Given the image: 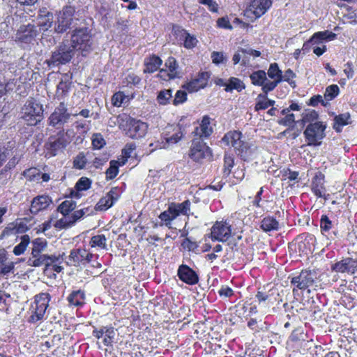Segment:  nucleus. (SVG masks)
<instances>
[{
  "mask_svg": "<svg viewBox=\"0 0 357 357\" xmlns=\"http://www.w3.org/2000/svg\"><path fill=\"white\" fill-rule=\"evenodd\" d=\"M126 162V160H122L121 161L112 160L109 162V167L105 172L106 179L113 180L116 177L119 172V167L123 166Z\"/></svg>",
  "mask_w": 357,
  "mask_h": 357,
  "instance_id": "obj_43",
  "label": "nucleus"
},
{
  "mask_svg": "<svg viewBox=\"0 0 357 357\" xmlns=\"http://www.w3.org/2000/svg\"><path fill=\"white\" fill-rule=\"evenodd\" d=\"M189 157L194 161L202 162L213 158L211 149L202 139L194 137L189 151Z\"/></svg>",
  "mask_w": 357,
  "mask_h": 357,
  "instance_id": "obj_7",
  "label": "nucleus"
},
{
  "mask_svg": "<svg viewBox=\"0 0 357 357\" xmlns=\"http://www.w3.org/2000/svg\"><path fill=\"white\" fill-rule=\"evenodd\" d=\"M84 216V210L75 211L65 219H60L56 222V226L60 225V227H68L73 226L77 221L81 220Z\"/></svg>",
  "mask_w": 357,
  "mask_h": 357,
  "instance_id": "obj_38",
  "label": "nucleus"
},
{
  "mask_svg": "<svg viewBox=\"0 0 357 357\" xmlns=\"http://www.w3.org/2000/svg\"><path fill=\"white\" fill-rule=\"evenodd\" d=\"M142 78L134 73H129L125 78L124 83L127 86L132 87L140 84Z\"/></svg>",
  "mask_w": 357,
  "mask_h": 357,
  "instance_id": "obj_62",
  "label": "nucleus"
},
{
  "mask_svg": "<svg viewBox=\"0 0 357 357\" xmlns=\"http://www.w3.org/2000/svg\"><path fill=\"white\" fill-rule=\"evenodd\" d=\"M340 93V88L337 84H331L326 88L324 98L329 103L335 99Z\"/></svg>",
  "mask_w": 357,
  "mask_h": 357,
  "instance_id": "obj_55",
  "label": "nucleus"
},
{
  "mask_svg": "<svg viewBox=\"0 0 357 357\" xmlns=\"http://www.w3.org/2000/svg\"><path fill=\"white\" fill-rule=\"evenodd\" d=\"M24 43H31L38 33V26L35 24H28L24 25Z\"/></svg>",
  "mask_w": 357,
  "mask_h": 357,
  "instance_id": "obj_51",
  "label": "nucleus"
},
{
  "mask_svg": "<svg viewBox=\"0 0 357 357\" xmlns=\"http://www.w3.org/2000/svg\"><path fill=\"white\" fill-rule=\"evenodd\" d=\"M296 73L290 68L286 70L281 75L282 82H287L292 88L296 87V82L294 78L296 77Z\"/></svg>",
  "mask_w": 357,
  "mask_h": 357,
  "instance_id": "obj_60",
  "label": "nucleus"
},
{
  "mask_svg": "<svg viewBox=\"0 0 357 357\" xmlns=\"http://www.w3.org/2000/svg\"><path fill=\"white\" fill-rule=\"evenodd\" d=\"M24 110V121L27 126H36L43 119V105L37 102L33 98L26 101Z\"/></svg>",
  "mask_w": 357,
  "mask_h": 357,
  "instance_id": "obj_9",
  "label": "nucleus"
},
{
  "mask_svg": "<svg viewBox=\"0 0 357 357\" xmlns=\"http://www.w3.org/2000/svg\"><path fill=\"white\" fill-rule=\"evenodd\" d=\"M89 245L91 248H99L100 249H107V238L104 234H97L93 236L89 241Z\"/></svg>",
  "mask_w": 357,
  "mask_h": 357,
  "instance_id": "obj_52",
  "label": "nucleus"
},
{
  "mask_svg": "<svg viewBox=\"0 0 357 357\" xmlns=\"http://www.w3.org/2000/svg\"><path fill=\"white\" fill-rule=\"evenodd\" d=\"M271 295L270 293L260 289H258L255 295V298L258 303L259 305L263 304L266 305H268L271 303Z\"/></svg>",
  "mask_w": 357,
  "mask_h": 357,
  "instance_id": "obj_61",
  "label": "nucleus"
},
{
  "mask_svg": "<svg viewBox=\"0 0 357 357\" xmlns=\"http://www.w3.org/2000/svg\"><path fill=\"white\" fill-rule=\"evenodd\" d=\"M22 232V222L20 220H17L15 222H12L8 224L5 229L2 231L0 238L18 234Z\"/></svg>",
  "mask_w": 357,
  "mask_h": 357,
  "instance_id": "obj_42",
  "label": "nucleus"
},
{
  "mask_svg": "<svg viewBox=\"0 0 357 357\" xmlns=\"http://www.w3.org/2000/svg\"><path fill=\"white\" fill-rule=\"evenodd\" d=\"M251 84L256 86H261L263 93H270L272 91H266L264 87L266 85L267 79L266 73L264 70L253 71L249 76Z\"/></svg>",
  "mask_w": 357,
  "mask_h": 357,
  "instance_id": "obj_34",
  "label": "nucleus"
},
{
  "mask_svg": "<svg viewBox=\"0 0 357 357\" xmlns=\"http://www.w3.org/2000/svg\"><path fill=\"white\" fill-rule=\"evenodd\" d=\"M70 143L69 138L64 130H59L55 135H50L45 144V155L56 156L63 151Z\"/></svg>",
  "mask_w": 357,
  "mask_h": 357,
  "instance_id": "obj_6",
  "label": "nucleus"
},
{
  "mask_svg": "<svg viewBox=\"0 0 357 357\" xmlns=\"http://www.w3.org/2000/svg\"><path fill=\"white\" fill-rule=\"evenodd\" d=\"M75 49L68 40L63 41L57 49L52 52L51 61L54 64H66L70 61L75 54Z\"/></svg>",
  "mask_w": 357,
  "mask_h": 357,
  "instance_id": "obj_12",
  "label": "nucleus"
},
{
  "mask_svg": "<svg viewBox=\"0 0 357 357\" xmlns=\"http://www.w3.org/2000/svg\"><path fill=\"white\" fill-rule=\"evenodd\" d=\"M86 295L83 290L73 291L67 297L68 306L73 307H82L85 304Z\"/></svg>",
  "mask_w": 357,
  "mask_h": 357,
  "instance_id": "obj_35",
  "label": "nucleus"
},
{
  "mask_svg": "<svg viewBox=\"0 0 357 357\" xmlns=\"http://www.w3.org/2000/svg\"><path fill=\"white\" fill-rule=\"evenodd\" d=\"M282 70L279 68L277 63H272L270 64L266 75L273 80L266 82V85L264 87L266 91H273L278 85L282 82L281 75Z\"/></svg>",
  "mask_w": 357,
  "mask_h": 357,
  "instance_id": "obj_24",
  "label": "nucleus"
},
{
  "mask_svg": "<svg viewBox=\"0 0 357 357\" xmlns=\"http://www.w3.org/2000/svg\"><path fill=\"white\" fill-rule=\"evenodd\" d=\"M331 271L335 273L354 275L357 271V259L346 257L331 265Z\"/></svg>",
  "mask_w": 357,
  "mask_h": 357,
  "instance_id": "obj_22",
  "label": "nucleus"
},
{
  "mask_svg": "<svg viewBox=\"0 0 357 357\" xmlns=\"http://www.w3.org/2000/svg\"><path fill=\"white\" fill-rule=\"evenodd\" d=\"M301 106L296 102H292L288 107L281 110L280 114L284 115L283 118L278 120V123L283 126L293 127L296 123L295 115L290 113L291 111H301Z\"/></svg>",
  "mask_w": 357,
  "mask_h": 357,
  "instance_id": "obj_26",
  "label": "nucleus"
},
{
  "mask_svg": "<svg viewBox=\"0 0 357 357\" xmlns=\"http://www.w3.org/2000/svg\"><path fill=\"white\" fill-rule=\"evenodd\" d=\"M70 44L77 50L89 52L91 47V35L86 28L75 29L72 35Z\"/></svg>",
  "mask_w": 357,
  "mask_h": 357,
  "instance_id": "obj_11",
  "label": "nucleus"
},
{
  "mask_svg": "<svg viewBox=\"0 0 357 357\" xmlns=\"http://www.w3.org/2000/svg\"><path fill=\"white\" fill-rule=\"evenodd\" d=\"M52 199L47 195H38L33 199L31 202L29 211L32 214H37L44 211L51 204Z\"/></svg>",
  "mask_w": 357,
  "mask_h": 357,
  "instance_id": "obj_31",
  "label": "nucleus"
},
{
  "mask_svg": "<svg viewBox=\"0 0 357 357\" xmlns=\"http://www.w3.org/2000/svg\"><path fill=\"white\" fill-rule=\"evenodd\" d=\"M92 148L95 150H99L103 148L106 142L100 133H94L91 137Z\"/></svg>",
  "mask_w": 357,
  "mask_h": 357,
  "instance_id": "obj_59",
  "label": "nucleus"
},
{
  "mask_svg": "<svg viewBox=\"0 0 357 357\" xmlns=\"http://www.w3.org/2000/svg\"><path fill=\"white\" fill-rule=\"evenodd\" d=\"M232 226L229 221L222 219L216 221L211 228V233L208 237L212 241L227 242L231 237Z\"/></svg>",
  "mask_w": 357,
  "mask_h": 357,
  "instance_id": "obj_10",
  "label": "nucleus"
},
{
  "mask_svg": "<svg viewBox=\"0 0 357 357\" xmlns=\"http://www.w3.org/2000/svg\"><path fill=\"white\" fill-rule=\"evenodd\" d=\"M245 89V83L239 78L231 77L227 81V86L225 88L226 92H231L234 90L241 92Z\"/></svg>",
  "mask_w": 357,
  "mask_h": 357,
  "instance_id": "obj_45",
  "label": "nucleus"
},
{
  "mask_svg": "<svg viewBox=\"0 0 357 357\" xmlns=\"http://www.w3.org/2000/svg\"><path fill=\"white\" fill-rule=\"evenodd\" d=\"M87 160L84 152H79L73 159V166L76 169H83L85 168Z\"/></svg>",
  "mask_w": 357,
  "mask_h": 357,
  "instance_id": "obj_58",
  "label": "nucleus"
},
{
  "mask_svg": "<svg viewBox=\"0 0 357 357\" xmlns=\"http://www.w3.org/2000/svg\"><path fill=\"white\" fill-rule=\"evenodd\" d=\"M319 104H321L324 107H327L328 105V102L325 100V98H323L322 96L319 94L312 96L307 102V105L312 107H317Z\"/></svg>",
  "mask_w": 357,
  "mask_h": 357,
  "instance_id": "obj_63",
  "label": "nucleus"
},
{
  "mask_svg": "<svg viewBox=\"0 0 357 357\" xmlns=\"http://www.w3.org/2000/svg\"><path fill=\"white\" fill-rule=\"evenodd\" d=\"M76 207V202L73 200H65L58 206V211L65 217L68 215Z\"/></svg>",
  "mask_w": 357,
  "mask_h": 357,
  "instance_id": "obj_53",
  "label": "nucleus"
},
{
  "mask_svg": "<svg viewBox=\"0 0 357 357\" xmlns=\"http://www.w3.org/2000/svg\"><path fill=\"white\" fill-rule=\"evenodd\" d=\"M64 255V252L59 255H43L39 258L28 261L27 264L31 266L35 267L45 265L46 270L51 269L59 273L63 269L61 264L63 263Z\"/></svg>",
  "mask_w": 357,
  "mask_h": 357,
  "instance_id": "obj_8",
  "label": "nucleus"
},
{
  "mask_svg": "<svg viewBox=\"0 0 357 357\" xmlns=\"http://www.w3.org/2000/svg\"><path fill=\"white\" fill-rule=\"evenodd\" d=\"M120 197L119 188L118 187H112L96 204V211H105L108 210L118 201Z\"/></svg>",
  "mask_w": 357,
  "mask_h": 357,
  "instance_id": "obj_19",
  "label": "nucleus"
},
{
  "mask_svg": "<svg viewBox=\"0 0 357 357\" xmlns=\"http://www.w3.org/2000/svg\"><path fill=\"white\" fill-rule=\"evenodd\" d=\"M260 228L264 232L278 231L280 229V223L275 217L267 215L261 220Z\"/></svg>",
  "mask_w": 357,
  "mask_h": 357,
  "instance_id": "obj_39",
  "label": "nucleus"
},
{
  "mask_svg": "<svg viewBox=\"0 0 357 357\" xmlns=\"http://www.w3.org/2000/svg\"><path fill=\"white\" fill-rule=\"evenodd\" d=\"M37 26L43 31L47 30L51 27L53 22V14L48 11L47 8L40 9L37 17Z\"/></svg>",
  "mask_w": 357,
  "mask_h": 357,
  "instance_id": "obj_33",
  "label": "nucleus"
},
{
  "mask_svg": "<svg viewBox=\"0 0 357 357\" xmlns=\"http://www.w3.org/2000/svg\"><path fill=\"white\" fill-rule=\"evenodd\" d=\"M162 59L155 54H152L144 61L145 68L143 70L144 73H153L158 70L162 65Z\"/></svg>",
  "mask_w": 357,
  "mask_h": 357,
  "instance_id": "obj_40",
  "label": "nucleus"
},
{
  "mask_svg": "<svg viewBox=\"0 0 357 357\" xmlns=\"http://www.w3.org/2000/svg\"><path fill=\"white\" fill-rule=\"evenodd\" d=\"M336 37L337 35L332 31H318L312 35L310 39V41H314V43H318L321 40H333L336 38Z\"/></svg>",
  "mask_w": 357,
  "mask_h": 357,
  "instance_id": "obj_48",
  "label": "nucleus"
},
{
  "mask_svg": "<svg viewBox=\"0 0 357 357\" xmlns=\"http://www.w3.org/2000/svg\"><path fill=\"white\" fill-rule=\"evenodd\" d=\"M289 278L294 294L298 290L310 293L311 291L317 290L319 287V280L315 270L303 269L298 275Z\"/></svg>",
  "mask_w": 357,
  "mask_h": 357,
  "instance_id": "obj_1",
  "label": "nucleus"
},
{
  "mask_svg": "<svg viewBox=\"0 0 357 357\" xmlns=\"http://www.w3.org/2000/svg\"><path fill=\"white\" fill-rule=\"evenodd\" d=\"M272 0H250L245 13L248 17L255 20L260 18L271 8Z\"/></svg>",
  "mask_w": 357,
  "mask_h": 357,
  "instance_id": "obj_15",
  "label": "nucleus"
},
{
  "mask_svg": "<svg viewBox=\"0 0 357 357\" xmlns=\"http://www.w3.org/2000/svg\"><path fill=\"white\" fill-rule=\"evenodd\" d=\"M187 93L183 90H178L172 99V104L175 106L184 103L187 100Z\"/></svg>",
  "mask_w": 357,
  "mask_h": 357,
  "instance_id": "obj_64",
  "label": "nucleus"
},
{
  "mask_svg": "<svg viewBox=\"0 0 357 357\" xmlns=\"http://www.w3.org/2000/svg\"><path fill=\"white\" fill-rule=\"evenodd\" d=\"M92 335L98 340H102L104 346L112 347L116 335L115 328L112 326L93 327Z\"/></svg>",
  "mask_w": 357,
  "mask_h": 357,
  "instance_id": "obj_20",
  "label": "nucleus"
},
{
  "mask_svg": "<svg viewBox=\"0 0 357 357\" xmlns=\"http://www.w3.org/2000/svg\"><path fill=\"white\" fill-rule=\"evenodd\" d=\"M71 82L69 81L61 80L56 86V96L59 100L64 101L65 98L68 96L70 88Z\"/></svg>",
  "mask_w": 357,
  "mask_h": 357,
  "instance_id": "obj_47",
  "label": "nucleus"
},
{
  "mask_svg": "<svg viewBox=\"0 0 357 357\" xmlns=\"http://www.w3.org/2000/svg\"><path fill=\"white\" fill-rule=\"evenodd\" d=\"M334 225L327 215H322L320 218V231L328 240L336 238L339 233L337 230H333Z\"/></svg>",
  "mask_w": 357,
  "mask_h": 357,
  "instance_id": "obj_28",
  "label": "nucleus"
},
{
  "mask_svg": "<svg viewBox=\"0 0 357 357\" xmlns=\"http://www.w3.org/2000/svg\"><path fill=\"white\" fill-rule=\"evenodd\" d=\"M156 100L160 105H167L172 100V90L162 89L160 90L157 95Z\"/></svg>",
  "mask_w": 357,
  "mask_h": 357,
  "instance_id": "obj_50",
  "label": "nucleus"
},
{
  "mask_svg": "<svg viewBox=\"0 0 357 357\" xmlns=\"http://www.w3.org/2000/svg\"><path fill=\"white\" fill-rule=\"evenodd\" d=\"M158 218L162 222L161 225H165L166 227L170 228L172 222L176 218V216L173 213L172 209L168 206L167 209L162 212Z\"/></svg>",
  "mask_w": 357,
  "mask_h": 357,
  "instance_id": "obj_49",
  "label": "nucleus"
},
{
  "mask_svg": "<svg viewBox=\"0 0 357 357\" xmlns=\"http://www.w3.org/2000/svg\"><path fill=\"white\" fill-rule=\"evenodd\" d=\"M33 298L34 300L27 311V321L31 324H36L43 319L51 300V296L47 292H41L36 294Z\"/></svg>",
  "mask_w": 357,
  "mask_h": 357,
  "instance_id": "obj_3",
  "label": "nucleus"
},
{
  "mask_svg": "<svg viewBox=\"0 0 357 357\" xmlns=\"http://www.w3.org/2000/svg\"><path fill=\"white\" fill-rule=\"evenodd\" d=\"M24 176L28 177L30 181H39L42 179L44 182H47L50 179V176L47 173H41L36 168H30L26 171H24Z\"/></svg>",
  "mask_w": 357,
  "mask_h": 357,
  "instance_id": "obj_44",
  "label": "nucleus"
},
{
  "mask_svg": "<svg viewBox=\"0 0 357 357\" xmlns=\"http://www.w3.org/2000/svg\"><path fill=\"white\" fill-rule=\"evenodd\" d=\"M184 136V134L176 129L174 125H171L166 128V130L162 133V139L168 144H174L178 142Z\"/></svg>",
  "mask_w": 357,
  "mask_h": 357,
  "instance_id": "obj_32",
  "label": "nucleus"
},
{
  "mask_svg": "<svg viewBox=\"0 0 357 357\" xmlns=\"http://www.w3.org/2000/svg\"><path fill=\"white\" fill-rule=\"evenodd\" d=\"M71 116V114L68 112L67 106L64 101H61L59 105L56 107L54 112L48 118V123L50 126L56 128L61 127L68 123Z\"/></svg>",
  "mask_w": 357,
  "mask_h": 357,
  "instance_id": "obj_14",
  "label": "nucleus"
},
{
  "mask_svg": "<svg viewBox=\"0 0 357 357\" xmlns=\"http://www.w3.org/2000/svg\"><path fill=\"white\" fill-rule=\"evenodd\" d=\"M211 77V72L199 71L195 77L186 82L182 88L190 93L197 92L208 86Z\"/></svg>",
  "mask_w": 357,
  "mask_h": 357,
  "instance_id": "obj_13",
  "label": "nucleus"
},
{
  "mask_svg": "<svg viewBox=\"0 0 357 357\" xmlns=\"http://www.w3.org/2000/svg\"><path fill=\"white\" fill-rule=\"evenodd\" d=\"M75 13V8L72 6H66L63 8L60 13L57 24L55 26V31L57 33H62L70 29L73 20V16Z\"/></svg>",
  "mask_w": 357,
  "mask_h": 357,
  "instance_id": "obj_18",
  "label": "nucleus"
},
{
  "mask_svg": "<svg viewBox=\"0 0 357 357\" xmlns=\"http://www.w3.org/2000/svg\"><path fill=\"white\" fill-rule=\"evenodd\" d=\"M94 255L84 248H74L71 250L68 259L70 265L74 266H85L89 264Z\"/></svg>",
  "mask_w": 357,
  "mask_h": 357,
  "instance_id": "obj_16",
  "label": "nucleus"
},
{
  "mask_svg": "<svg viewBox=\"0 0 357 357\" xmlns=\"http://www.w3.org/2000/svg\"><path fill=\"white\" fill-rule=\"evenodd\" d=\"M15 143L8 142V146H0V167L6 161L8 158L13 155V149Z\"/></svg>",
  "mask_w": 357,
  "mask_h": 357,
  "instance_id": "obj_54",
  "label": "nucleus"
},
{
  "mask_svg": "<svg viewBox=\"0 0 357 357\" xmlns=\"http://www.w3.org/2000/svg\"><path fill=\"white\" fill-rule=\"evenodd\" d=\"M177 275L180 280L189 285H195L199 282L198 274L186 264H181L178 266Z\"/></svg>",
  "mask_w": 357,
  "mask_h": 357,
  "instance_id": "obj_25",
  "label": "nucleus"
},
{
  "mask_svg": "<svg viewBox=\"0 0 357 357\" xmlns=\"http://www.w3.org/2000/svg\"><path fill=\"white\" fill-rule=\"evenodd\" d=\"M327 125L323 121H316L309 123L303 132V135L309 146H319L326 137Z\"/></svg>",
  "mask_w": 357,
  "mask_h": 357,
  "instance_id": "obj_5",
  "label": "nucleus"
},
{
  "mask_svg": "<svg viewBox=\"0 0 357 357\" xmlns=\"http://www.w3.org/2000/svg\"><path fill=\"white\" fill-rule=\"evenodd\" d=\"M310 189L316 197H321V196H323L321 192L326 191L325 187V175L321 172H317L312 178Z\"/></svg>",
  "mask_w": 357,
  "mask_h": 357,
  "instance_id": "obj_30",
  "label": "nucleus"
},
{
  "mask_svg": "<svg viewBox=\"0 0 357 357\" xmlns=\"http://www.w3.org/2000/svg\"><path fill=\"white\" fill-rule=\"evenodd\" d=\"M92 181L88 177L82 176L76 182L75 188L71 189L66 197L79 199L82 197V191H86L91 188Z\"/></svg>",
  "mask_w": 357,
  "mask_h": 357,
  "instance_id": "obj_29",
  "label": "nucleus"
},
{
  "mask_svg": "<svg viewBox=\"0 0 357 357\" xmlns=\"http://www.w3.org/2000/svg\"><path fill=\"white\" fill-rule=\"evenodd\" d=\"M269 93H261L257 96L256 102L255 105V111L259 112L260 110H265L268 109V104L266 100V96Z\"/></svg>",
  "mask_w": 357,
  "mask_h": 357,
  "instance_id": "obj_57",
  "label": "nucleus"
},
{
  "mask_svg": "<svg viewBox=\"0 0 357 357\" xmlns=\"http://www.w3.org/2000/svg\"><path fill=\"white\" fill-rule=\"evenodd\" d=\"M174 36L181 42V44L186 49H192L198 43L196 36L190 34L185 29L180 26H175L173 28Z\"/></svg>",
  "mask_w": 357,
  "mask_h": 357,
  "instance_id": "obj_21",
  "label": "nucleus"
},
{
  "mask_svg": "<svg viewBox=\"0 0 357 357\" xmlns=\"http://www.w3.org/2000/svg\"><path fill=\"white\" fill-rule=\"evenodd\" d=\"M32 257H30L28 261H32L34 259L40 257L43 255L41 254L42 252L44 251L47 246V241L43 238H36L32 241Z\"/></svg>",
  "mask_w": 357,
  "mask_h": 357,
  "instance_id": "obj_37",
  "label": "nucleus"
},
{
  "mask_svg": "<svg viewBox=\"0 0 357 357\" xmlns=\"http://www.w3.org/2000/svg\"><path fill=\"white\" fill-rule=\"evenodd\" d=\"M168 205L176 218L181 215H190L191 202L189 199H186L182 203L171 202Z\"/></svg>",
  "mask_w": 357,
  "mask_h": 357,
  "instance_id": "obj_36",
  "label": "nucleus"
},
{
  "mask_svg": "<svg viewBox=\"0 0 357 357\" xmlns=\"http://www.w3.org/2000/svg\"><path fill=\"white\" fill-rule=\"evenodd\" d=\"M222 141L225 145L234 148L235 153L243 161H247L250 158L252 153L251 146L243 139L240 130L228 131L224 135Z\"/></svg>",
  "mask_w": 357,
  "mask_h": 357,
  "instance_id": "obj_2",
  "label": "nucleus"
},
{
  "mask_svg": "<svg viewBox=\"0 0 357 357\" xmlns=\"http://www.w3.org/2000/svg\"><path fill=\"white\" fill-rule=\"evenodd\" d=\"M211 119L208 115L202 117L199 126L196 127L193 131L194 137L202 139L208 138L213 133V128L211 126Z\"/></svg>",
  "mask_w": 357,
  "mask_h": 357,
  "instance_id": "obj_27",
  "label": "nucleus"
},
{
  "mask_svg": "<svg viewBox=\"0 0 357 357\" xmlns=\"http://www.w3.org/2000/svg\"><path fill=\"white\" fill-rule=\"evenodd\" d=\"M235 165V157L232 153H225L223 158V176L227 178L231 173Z\"/></svg>",
  "mask_w": 357,
  "mask_h": 357,
  "instance_id": "obj_46",
  "label": "nucleus"
},
{
  "mask_svg": "<svg viewBox=\"0 0 357 357\" xmlns=\"http://www.w3.org/2000/svg\"><path fill=\"white\" fill-rule=\"evenodd\" d=\"M165 69L162 68L159 71L158 76L163 80L167 81L178 77V65L176 59L169 56L165 63Z\"/></svg>",
  "mask_w": 357,
  "mask_h": 357,
  "instance_id": "obj_23",
  "label": "nucleus"
},
{
  "mask_svg": "<svg viewBox=\"0 0 357 357\" xmlns=\"http://www.w3.org/2000/svg\"><path fill=\"white\" fill-rule=\"evenodd\" d=\"M351 123V115L349 112L336 115L333 119V128L340 133L342 128Z\"/></svg>",
  "mask_w": 357,
  "mask_h": 357,
  "instance_id": "obj_41",
  "label": "nucleus"
},
{
  "mask_svg": "<svg viewBox=\"0 0 357 357\" xmlns=\"http://www.w3.org/2000/svg\"><path fill=\"white\" fill-rule=\"evenodd\" d=\"M307 333L302 326H299L291 332L289 335L287 344L292 349H296L298 351L303 347H305L307 343L312 342V340H308Z\"/></svg>",
  "mask_w": 357,
  "mask_h": 357,
  "instance_id": "obj_17",
  "label": "nucleus"
},
{
  "mask_svg": "<svg viewBox=\"0 0 357 357\" xmlns=\"http://www.w3.org/2000/svg\"><path fill=\"white\" fill-rule=\"evenodd\" d=\"M192 121V118L190 116H183L179 119L178 123L174 125V126L185 135L188 128L191 126Z\"/></svg>",
  "mask_w": 357,
  "mask_h": 357,
  "instance_id": "obj_56",
  "label": "nucleus"
},
{
  "mask_svg": "<svg viewBox=\"0 0 357 357\" xmlns=\"http://www.w3.org/2000/svg\"><path fill=\"white\" fill-rule=\"evenodd\" d=\"M119 128L127 137L137 139L145 136L148 130V125L141 120L130 116H125L120 119Z\"/></svg>",
  "mask_w": 357,
  "mask_h": 357,
  "instance_id": "obj_4",
  "label": "nucleus"
}]
</instances>
